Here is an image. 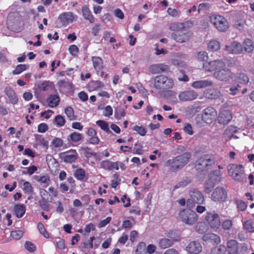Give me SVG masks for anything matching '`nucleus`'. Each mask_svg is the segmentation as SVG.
Instances as JSON below:
<instances>
[{
  "instance_id": "nucleus-20",
  "label": "nucleus",
  "mask_w": 254,
  "mask_h": 254,
  "mask_svg": "<svg viewBox=\"0 0 254 254\" xmlns=\"http://www.w3.org/2000/svg\"><path fill=\"white\" fill-rule=\"evenodd\" d=\"M238 130L237 127L233 126H229L225 130L223 136L226 141L230 140L232 138H238V137L234 134Z\"/></svg>"
},
{
  "instance_id": "nucleus-62",
  "label": "nucleus",
  "mask_w": 254,
  "mask_h": 254,
  "mask_svg": "<svg viewBox=\"0 0 254 254\" xmlns=\"http://www.w3.org/2000/svg\"><path fill=\"white\" fill-rule=\"evenodd\" d=\"M237 208L241 211H244L247 208V204L246 203L241 200L236 201Z\"/></svg>"
},
{
  "instance_id": "nucleus-64",
  "label": "nucleus",
  "mask_w": 254,
  "mask_h": 254,
  "mask_svg": "<svg viewBox=\"0 0 254 254\" xmlns=\"http://www.w3.org/2000/svg\"><path fill=\"white\" fill-rule=\"evenodd\" d=\"M68 51L72 56H75L79 52L78 48L75 45L69 46Z\"/></svg>"
},
{
  "instance_id": "nucleus-29",
  "label": "nucleus",
  "mask_w": 254,
  "mask_h": 254,
  "mask_svg": "<svg viewBox=\"0 0 254 254\" xmlns=\"http://www.w3.org/2000/svg\"><path fill=\"white\" fill-rule=\"evenodd\" d=\"M195 229L197 233L203 234L208 230V226L204 222H199L196 224Z\"/></svg>"
},
{
  "instance_id": "nucleus-46",
  "label": "nucleus",
  "mask_w": 254,
  "mask_h": 254,
  "mask_svg": "<svg viewBox=\"0 0 254 254\" xmlns=\"http://www.w3.org/2000/svg\"><path fill=\"white\" fill-rule=\"evenodd\" d=\"M132 129L141 136H144L146 133V130L142 126H135Z\"/></svg>"
},
{
  "instance_id": "nucleus-24",
  "label": "nucleus",
  "mask_w": 254,
  "mask_h": 254,
  "mask_svg": "<svg viewBox=\"0 0 254 254\" xmlns=\"http://www.w3.org/2000/svg\"><path fill=\"white\" fill-rule=\"evenodd\" d=\"M92 61L93 62L94 69L97 72H102L104 68L103 62L102 59L99 57H92Z\"/></svg>"
},
{
  "instance_id": "nucleus-21",
  "label": "nucleus",
  "mask_w": 254,
  "mask_h": 254,
  "mask_svg": "<svg viewBox=\"0 0 254 254\" xmlns=\"http://www.w3.org/2000/svg\"><path fill=\"white\" fill-rule=\"evenodd\" d=\"M59 19L63 25H66L69 23L72 22L74 16L72 12H64L60 15Z\"/></svg>"
},
{
  "instance_id": "nucleus-1",
  "label": "nucleus",
  "mask_w": 254,
  "mask_h": 254,
  "mask_svg": "<svg viewBox=\"0 0 254 254\" xmlns=\"http://www.w3.org/2000/svg\"><path fill=\"white\" fill-rule=\"evenodd\" d=\"M188 24V22L172 23L170 26V29L175 31L171 35L172 38L176 42L181 43L188 41L191 36V33L186 28Z\"/></svg>"
},
{
  "instance_id": "nucleus-31",
  "label": "nucleus",
  "mask_w": 254,
  "mask_h": 254,
  "mask_svg": "<svg viewBox=\"0 0 254 254\" xmlns=\"http://www.w3.org/2000/svg\"><path fill=\"white\" fill-rule=\"evenodd\" d=\"M227 248L230 253H236L238 251V243L235 240H230L227 244Z\"/></svg>"
},
{
  "instance_id": "nucleus-40",
  "label": "nucleus",
  "mask_w": 254,
  "mask_h": 254,
  "mask_svg": "<svg viewBox=\"0 0 254 254\" xmlns=\"http://www.w3.org/2000/svg\"><path fill=\"white\" fill-rule=\"evenodd\" d=\"M96 124L99 126L102 129L106 131L107 133H110L112 132L109 128L108 124L105 121L99 120L96 122Z\"/></svg>"
},
{
  "instance_id": "nucleus-33",
  "label": "nucleus",
  "mask_w": 254,
  "mask_h": 254,
  "mask_svg": "<svg viewBox=\"0 0 254 254\" xmlns=\"http://www.w3.org/2000/svg\"><path fill=\"white\" fill-rule=\"evenodd\" d=\"M245 50L248 53L252 52L254 49L253 42L250 39H247L245 40L244 43Z\"/></svg>"
},
{
  "instance_id": "nucleus-10",
  "label": "nucleus",
  "mask_w": 254,
  "mask_h": 254,
  "mask_svg": "<svg viewBox=\"0 0 254 254\" xmlns=\"http://www.w3.org/2000/svg\"><path fill=\"white\" fill-rule=\"evenodd\" d=\"M205 219L208 222L210 226L213 229H218L221 224L219 215L214 213L207 212Z\"/></svg>"
},
{
  "instance_id": "nucleus-26",
  "label": "nucleus",
  "mask_w": 254,
  "mask_h": 254,
  "mask_svg": "<svg viewBox=\"0 0 254 254\" xmlns=\"http://www.w3.org/2000/svg\"><path fill=\"white\" fill-rule=\"evenodd\" d=\"M5 93L7 96L10 102L12 104H15L18 102V98L14 91L9 87H6L4 90Z\"/></svg>"
},
{
  "instance_id": "nucleus-35",
  "label": "nucleus",
  "mask_w": 254,
  "mask_h": 254,
  "mask_svg": "<svg viewBox=\"0 0 254 254\" xmlns=\"http://www.w3.org/2000/svg\"><path fill=\"white\" fill-rule=\"evenodd\" d=\"M237 80L241 84H246L249 82V78L246 74L240 73L237 77Z\"/></svg>"
},
{
  "instance_id": "nucleus-61",
  "label": "nucleus",
  "mask_w": 254,
  "mask_h": 254,
  "mask_svg": "<svg viewBox=\"0 0 254 254\" xmlns=\"http://www.w3.org/2000/svg\"><path fill=\"white\" fill-rule=\"evenodd\" d=\"M197 58L201 61H205L208 59L207 53L204 51H200L197 53Z\"/></svg>"
},
{
  "instance_id": "nucleus-6",
  "label": "nucleus",
  "mask_w": 254,
  "mask_h": 254,
  "mask_svg": "<svg viewBox=\"0 0 254 254\" xmlns=\"http://www.w3.org/2000/svg\"><path fill=\"white\" fill-rule=\"evenodd\" d=\"M190 198L187 200V206L190 208L194 207L195 203L202 204L204 197L201 191L197 189H193L189 192Z\"/></svg>"
},
{
  "instance_id": "nucleus-34",
  "label": "nucleus",
  "mask_w": 254,
  "mask_h": 254,
  "mask_svg": "<svg viewBox=\"0 0 254 254\" xmlns=\"http://www.w3.org/2000/svg\"><path fill=\"white\" fill-rule=\"evenodd\" d=\"M39 205L40 207L44 211H49L50 209V204L46 201L45 198L42 197L39 200Z\"/></svg>"
},
{
  "instance_id": "nucleus-60",
  "label": "nucleus",
  "mask_w": 254,
  "mask_h": 254,
  "mask_svg": "<svg viewBox=\"0 0 254 254\" xmlns=\"http://www.w3.org/2000/svg\"><path fill=\"white\" fill-rule=\"evenodd\" d=\"M114 180L112 181L111 187L113 188H116L120 183L121 180L119 178V176L117 174L114 175Z\"/></svg>"
},
{
  "instance_id": "nucleus-16",
  "label": "nucleus",
  "mask_w": 254,
  "mask_h": 254,
  "mask_svg": "<svg viewBox=\"0 0 254 254\" xmlns=\"http://www.w3.org/2000/svg\"><path fill=\"white\" fill-rule=\"evenodd\" d=\"M149 71L153 74H159L169 70L168 65L163 64H154L149 67Z\"/></svg>"
},
{
  "instance_id": "nucleus-38",
  "label": "nucleus",
  "mask_w": 254,
  "mask_h": 254,
  "mask_svg": "<svg viewBox=\"0 0 254 254\" xmlns=\"http://www.w3.org/2000/svg\"><path fill=\"white\" fill-rule=\"evenodd\" d=\"M29 66L27 64H18L16 66L15 69L13 70L12 73L13 74H20L22 71L25 70L29 68Z\"/></svg>"
},
{
  "instance_id": "nucleus-17",
  "label": "nucleus",
  "mask_w": 254,
  "mask_h": 254,
  "mask_svg": "<svg viewBox=\"0 0 254 254\" xmlns=\"http://www.w3.org/2000/svg\"><path fill=\"white\" fill-rule=\"evenodd\" d=\"M201 250L202 247L200 244L196 241L190 242L186 247V251L191 254H198Z\"/></svg>"
},
{
  "instance_id": "nucleus-51",
  "label": "nucleus",
  "mask_w": 254,
  "mask_h": 254,
  "mask_svg": "<svg viewBox=\"0 0 254 254\" xmlns=\"http://www.w3.org/2000/svg\"><path fill=\"white\" fill-rule=\"evenodd\" d=\"M23 233L24 232L22 230L13 231L11 232V236L14 239L19 240L22 237Z\"/></svg>"
},
{
  "instance_id": "nucleus-4",
  "label": "nucleus",
  "mask_w": 254,
  "mask_h": 254,
  "mask_svg": "<svg viewBox=\"0 0 254 254\" xmlns=\"http://www.w3.org/2000/svg\"><path fill=\"white\" fill-rule=\"evenodd\" d=\"M153 80L154 87L158 90H168L172 89L174 85L173 80L164 75H157Z\"/></svg>"
},
{
  "instance_id": "nucleus-56",
  "label": "nucleus",
  "mask_w": 254,
  "mask_h": 254,
  "mask_svg": "<svg viewBox=\"0 0 254 254\" xmlns=\"http://www.w3.org/2000/svg\"><path fill=\"white\" fill-rule=\"evenodd\" d=\"M23 190L28 193H31L33 192V187L29 182H25L23 184Z\"/></svg>"
},
{
  "instance_id": "nucleus-15",
  "label": "nucleus",
  "mask_w": 254,
  "mask_h": 254,
  "mask_svg": "<svg viewBox=\"0 0 254 254\" xmlns=\"http://www.w3.org/2000/svg\"><path fill=\"white\" fill-rule=\"evenodd\" d=\"M197 93L193 90H188L181 92L179 98L182 101H191L196 98Z\"/></svg>"
},
{
  "instance_id": "nucleus-49",
  "label": "nucleus",
  "mask_w": 254,
  "mask_h": 254,
  "mask_svg": "<svg viewBox=\"0 0 254 254\" xmlns=\"http://www.w3.org/2000/svg\"><path fill=\"white\" fill-rule=\"evenodd\" d=\"M166 236L169 238L170 240H172V242L174 243L175 242L180 241V237L176 235L173 231H170L166 234Z\"/></svg>"
},
{
  "instance_id": "nucleus-5",
  "label": "nucleus",
  "mask_w": 254,
  "mask_h": 254,
  "mask_svg": "<svg viewBox=\"0 0 254 254\" xmlns=\"http://www.w3.org/2000/svg\"><path fill=\"white\" fill-rule=\"evenodd\" d=\"M229 175L239 182L246 181V176L241 165L230 164L227 166Z\"/></svg>"
},
{
  "instance_id": "nucleus-28",
  "label": "nucleus",
  "mask_w": 254,
  "mask_h": 254,
  "mask_svg": "<svg viewBox=\"0 0 254 254\" xmlns=\"http://www.w3.org/2000/svg\"><path fill=\"white\" fill-rule=\"evenodd\" d=\"M174 243L172 240L168 238H162L159 240L158 242L159 247L162 249H165L171 247Z\"/></svg>"
},
{
  "instance_id": "nucleus-36",
  "label": "nucleus",
  "mask_w": 254,
  "mask_h": 254,
  "mask_svg": "<svg viewBox=\"0 0 254 254\" xmlns=\"http://www.w3.org/2000/svg\"><path fill=\"white\" fill-rule=\"evenodd\" d=\"M214 181L209 179L205 184H204V191L207 193H209L213 189L214 187Z\"/></svg>"
},
{
  "instance_id": "nucleus-47",
  "label": "nucleus",
  "mask_w": 254,
  "mask_h": 254,
  "mask_svg": "<svg viewBox=\"0 0 254 254\" xmlns=\"http://www.w3.org/2000/svg\"><path fill=\"white\" fill-rule=\"evenodd\" d=\"M101 167L105 170H113L112 162L109 160L103 161L101 163Z\"/></svg>"
},
{
  "instance_id": "nucleus-58",
  "label": "nucleus",
  "mask_w": 254,
  "mask_h": 254,
  "mask_svg": "<svg viewBox=\"0 0 254 254\" xmlns=\"http://www.w3.org/2000/svg\"><path fill=\"white\" fill-rule=\"evenodd\" d=\"M75 176L76 178L80 180L83 179L85 176V171L83 169H79L76 170L75 173Z\"/></svg>"
},
{
  "instance_id": "nucleus-50",
  "label": "nucleus",
  "mask_w": 254,
  "mask_h": 254,
  "mask_svg": "<svg viewBox=\"0 0 254 254\" xmlns=\"http://www.w3.org/2000/svg\"><path fill=\"white\" fill-rule=\"evenodd\" d=\"M233 225V223L231 220L227 219L222 222V228L226 231L229 230L231 229Z\"/></svg>"
},
{
  "instance_id": "nucleus-39",
  "label": "nucleus",
  "mask_w": 254,
  "mask_h": 254,
  "mask_svg": "<svg viewBox=\"0 0 254 254\" xmlns=\"http://www.w3.org/2000/svg\"><path fill=\"white\" fill-rule=\"evenodd\" d=\"M215 27L220 31H225L228 28L227 22L224 18V20H220Z\"/></svg>"
},
{
  "instance_id": "nucleus-2",
  "label": "nucleus",
  "mask_w": 254,
  "mask_h": 254,
  "mask_svg": "<svg viewBox=\"0 0 254 254\" xmlns=\"http://www.w3.org/2000/svg\"><path fill=\"white\" fill-rule=\"evenodd\" d=\"M191 156L190 152H186L172 159L168 160L166 162V166L171 172H177L189 163Z\"/></svg>"
},
{
  "instance_id": "nucleus-43",
  "label": "nucleus",
  "mask_w": 254,
  "mask_h": 254,
  "mask_svg": "<svg viewBox=\"0 0 254 254\" xmlns=\"http://www.w3.org/2000/svg\"><path fill=\"white\" fill-rule=\"evenodd\" d=\"M64 112L70 120H75L76 117L74 115L73 109L71 107H68L64 110Z\"/></svg>"
},
{
  "instance_id": "nucleus-8",
  "label": "nucleus",
  "mask_w": 254,
  "mask_h": 254,
  "mask_svg": "<svg viewBox=\"0 0 254 254\" xmlns=\"http://www.w3.org/2000/svg\"><path fill=\"white\" fill-rule=\"evenodd\" d=\"M217 116L215 109L212 107H208L205 109L201 115L202 120L207 124H211Z\"/></svg>"
},
{
  "instance_id": "nucleus-44",
  "label": "nucleus",
  "mask_w": 254,
  "mask_h": 254,
  "mask_svg": "<svg viewBox=\"0 0 254 254\" xmlns=\"http://www.w3.org/2000/svg\"><path fill=\"white\" fill-rule=\"evenodd\" d=\"M70 139L73 142H78L82 139V135L78 132H72L69 135Z\"/></svg>"
},
{
  "instance_id": "nucleus-22",
  "label": "nucleus",
  "mask_w": 254,
  "mask_h": 254,
  "mask_svg": "<svg viewBox=\"0 0 254 254\" xmlns=\"http://www.w3.org/2000/svg\"><path fill=\"white\" fill-rule=\"evenodd\" d=\"M203 241L209 242L214 244H219L221 242L220 237L214 233H207L202 238Z\"/></svg>"
},
{
  "instance_id": "nucleus-14",
  "label": "nucleus",
  "mask_w": 254,
  "mask_h": 254,
  "mask_svg": "<svg viewBox=\"0 0 254 254\" xmlns=\"http://www.w3.org/2000/svg\"><path fill=\"white\" fill-rule=\"evenodd\" d=\"M61 158L64 161L67 163L74 162L78 158V155L75 150L71 149L67 152L66 154H61Z\"/></svg>"
},
{
  "instance_id": "nucleus-32",
  "label": "nucleus",
  "mask_w": 254,
  "mask_h": 254,
  "mask_svg": "<svg viewBox=\"0 0 254 254\" xmlns=\"http://www.w3.org/2000/svg\"><path fill=\"white\" fill-rule=\"evenodd\" d=\"M227 251V248L223 245H220L218 247L212 248L210 251V254H225Z\"/></svg>"
},
{
  "instance_id": "nucleus-55",
  "label": "nucleus",
  "mask_w": 254,
  "mask_h": 254,
  "mask_svg": "<svg viewBox=\"0 0 254 254\" xmlns=\"http://www.w3.org/2000/svg\"><path fill=\"white\" fill-rule=\"evenodd\" d=\"M244 227L246 230L250 232H254V227L252 221L247 220L244 224Z\"/></svg>"
},
{
  "instance_id": "nucleus-30",
  "label": "nucleus",
  "mask_w": 254,
  "mask_h": 254,
  "mask_svg": "<svg viewBox=\"0 0 254 254\" xmlns=\"http://www.w3.org/2000/svg\"><path fill=\"white\" fill-rule=\"evenodd\" d=\"M14 211L17 217H22L25 213V208L24 204H16L14 206Z\"/></svg>"
},
{
  "instance_id": "nucleus-54",
  "label": "nucleus",
  "mask_w": 254,
  "mask_h": 254,
  "mask_svg": "<svg viewBox=\"0 0 254 254\" xmlns=\"http://www.w3.org/2000/svg\"><path fill=\"white\" fill-rule=\"evenodd\" d=\"M39 88L42 91H48L51 87V83L49 81H44L38 86Z\"/></svg>"
},
{
  "instance_id": "nucleus-12",
  "label": "nucleus",
  "mask_w": 254,
  "mask_h": 254,
  "mask_svg": "<svg viewBox=\"0 0 254 254\" xmlns=\"http://www.w3.org/2000/svg\"><path fill=\"white\" fill-rule=\"evenodd\" d=\"M214 76L220 81L226 82L232 78V73L229 69H223L215 72Z\"/></svg>"
},
{
  "instance_id": "nucleus-41",
  "label": "nucleus",
  "mask_w": 254,
  "mask_h": 254,
  "mask_svg": "<svg viewBox=\"0 0 254 254\" xmlns=\"http://www.w3.org/2000/svg\"><path fill=\"white\" fill-rule=\"evenodd\" d=\"M219 43L216 40H211L208 44V48L212 51H217L220 49Z\"/></svg>"
},
{
  "instance_id": "nucleus-7",
  "label": "nucleus",
  "mask_w": 254,
  "mask_h": 254,
  "mask_svg": "<svg viewBox=\"0 0 254 254\" xmlns=\"http://www.w3.org/2000/svg\"><path fill=\"white\" fill-rule=\"evenodd\" d=\"M179 217L183 223L189 225L194 224L197 220L196 213L190 209L181 211L179 213Z\"/></svg>"
},
{
  "instance_id": "nucleus-37",
  "label": "nucleus",
  "mask_w": 254,
  "mask_h": 254,
  "mask_svg": "<svg viewBox=\"0 0 254 254\" xmlns=\"http://www.w3.org/2000/svg\"><path fill=\"white\" fill-rule=\"evenodd\" d=\"M221 179V174L219 171L215 170L210 174V180L215 182H220Z\"/></svg>"
},
{
  "instance_id": "nucleus-19",
  "label": "nucleus",
  "mask_w": 254,
  "mask_h": 254,
  "mask_svg": "<svg viewBox=\"0 0 254 254\" xmlns=\"http://www.w3.org/2000/svg\"><path fill=\"white\" fill-rule=\"evenodd\" d=\"M221 95L220 91L214 88H210L204 91L203 96L208 99H216Z\"/></svg>"
},
{
  "instance_id": "nucleus-9",
  "label": "nucleus",
  "mask_w": 254,
  "mask_h": 254,
  "mask_svg": "<svg viewBox=\"0 0 254 254\" xmlns=\"http://www.w3.org/2000/svg\"><path fill=\"white\" fill-rule=\"evenodd\" d=\"M227 198L226 190L220 187L216 188L211 194V199L215 202H224Z\"/></svg>"
},
{
  "instance_id": "nucleus-25",
  "label": "nucleus",
  "mask_w": 254,
  "mask_h": 254,
  "mask_svg": "<svg viewBox=\"0 0 254 254\" xmlns=\"http://www.w3.org/2000/svg\"><path fill=\"white\" fill-rule=\"evenodd\" d=\"M82 12L84 18L86 20H88L90 23H93L95 22V18L87 5H84L83 6Z\"/></svg>"
},
{
  "instance_id": "nucleus-27",
  "label": "nucleus",
  "mask_w": 254,
  "mask_h": 254,
  "mask_svg": "<svg viewBox=\"0 0 254 254\" xmlns=\"http://www.w3.org/2000/svg\"><path fill=\"white\" fill-rule=\"evenodd\" d=\"M60 101V98L57 95H52L47 99L49 106L51 108L57 107L59 105Z\"/></svg>"
},
{
  "instance_id": "nucleus-57",
  "label": "nucleus",
  "mask_w": 254,
  "mask_h": 254,
  "mask_svg": "<svg viewBox=\"0 0 254 254\" xmlns=\"http://www.w3.org/2000/svg\"><path fill=\"white\" fill-rule=\"evenodd\" d=\"M184 131L189 135H192L193 131L191 125L190 123H186L184 127Z\"/></svg>"
},
{
  "instance_id": "nucleus-13",
  "label": "nucleus",
  "mask_w": 254,
  "mask_h": 254,
  "mask_svg": "<svg viewBox=\"0 0 254 254\" xmlns=\"http://www.w3.org/2000/svg\"><path fill=\"white\" fill-rule=\"evenodd\" d=\"M225 50L230 54H239L243 52V48L240 43L234 41L229 45L226 46Z\"/></svg>"
},
{
  "instance_id": "nucleus-53",
  "label": "nucleus",
  "mask_w": 254,
  "mask_h": 254,
  "mask_svg": "<svg viewBox=\"0 0 254 254\" xmlns=\"http://www.w3.org/2000/svg\"><path fill=\"white\" fill-rule=\"evenodd\" d=\"M210 19L211 22L215 26H216L217 23L220 21V20H224V18L220 15L215 16L212 15L210 17Z\"/></svg>"
},
{
  "instance_id": "nucleus-45",
  "label": "nucleus",
  "mask_w": 254,
  "mask_h": 254,
  "mask_svg": "<svg viewBox=\"0 0 254 254\" xmlns=\"http://www.w3.org/2000/svg\"><path fill=\"white\" fill-rule=\"evenodd\" d=\"M37 227L40 233L45 238H48L49 237V235L45 229L43 224L39 222L37 225Z\"/></svg>"
},
{
  "instance_id": "nucleus-48",
  "label": "nucleus",
  "mask_w": 254,
  "mask_h": 254,
  "mask_svg": "<svg viewBox=\"0 0 254 254\" xmlns=\"http://www.w3.org/2000/svg\"><path fill=\"white\" fill-rule=\"evenodd\" d=\"M25 248L29 252L33 253L36 250L35 245L31 242L26 241L24 245Z\"/></svg>"
},
{
  "instance_id": "nucleus-23",
  "label": "nucleus",
  "mask_w": 254,
  "mask_h": 254,
  "mask_svg": "<svg viewBox=\"0 0 254 254\" xmlns=\"http://www.w3.org/2000/svg\"><path fill=\"white\" fill-rule=\"evenodd\" d=\"M213 82L209 80H202L194 81L191 84V86L194 88H202L207 86H211Z\"/></svg>"
},
{
  "instance_id": "nucleus-11",
  "label": "nucleus",
  "mask_w": 254,
  "mask_h": 254,
  "mask_svg": "<svg viewBox=\"0 0 254 254\" xmlns=\"http://www.w3.org/2000/svg\"><path fill=\"white\" fill-rule=\"evenodd\" d=\"M225 66V64L222 60H215L208 63L203 64V68L208 71L220 70Z\"/></svg>"
},
{
  "instance_id": "nucleus-52",
  "label": "nucleus",
  "mask_w": 254,
  "mask_h": 254,
  "mask_svg": "<svg viewBox=\"0 0 254 254\" xmlns=\"http://www.w3.org/2000/svg\"><path fill=\"white\" fill-rule=\"evenodd\" d=\"M55 122L58 127H62L65 124V120L64 118L61 116L58 115L55 118Z\"/></svg>"
},
{
  "instance_id": "nucleus-59",
  "label": "nucleus",
  "mask_w": 254,
  "mask_h": 254,
  "mask_svg": "<svg viewBox=\"0 0 254 254\" xmlns=\"http://www.w3.org/2000/svg\"><path fill=\"white\" fill-rule=\"evenodd\" d=\"M167 12L169 15L174 17H177L180 14V12L179 10L171 7L168 8Z\"/></svg>"
},
{
  "instance_id": "nucleus-3",
  "label": "nucleus",
  "mask_w": 254,
  "mask_h": 254,
  "mask_svg": "<svg viewBox=\"0 0 254 254\" xmlns=\"http://www.w3.org/2000/svg\"><path fill=\"white\" fill-rule=\"evenodd\" d=\"M214 157L210 154H204L195 162L194 167L199 171H206L215 164Z\"/></svg>"
},
{
  "instance_id": "nucleus-18",
  "label": "nucleus",
  "mask_w": 254,
  "mask_h": 254,
  "mask_svg": "<svg viewBox=\"0 0 254 254\" xmlns=\"http://www.w3.org/2000/svg\"><path fill=\"white\" fill-rule=\"evenodd\" d=\"M232 118L231 112L229 110H224L219 113L218 121L220 124L226 125L232 120Z\"/></svg>"
},
{
  "instance_id": "nucleus-42",
  "label": "nucleus",
  "mask_w": 254,
  "mask_h": 254,
  "mask_svg": "<svg viewBox=\"0 0 254 254\" xmlns=\"http://www.w3.org/2000/svg\"><path fill=\"white\" fill-rule=\"evenodd\" d=\"M190 182L191 180L189 178H186L185 179H183L174 186V189H177L180 187H186Z\"/></svg>"
},
{
  "instance_id": "nucleus-63",
  "label": "nucleus",
  "mask_w": 254,
  "mask_h": 254,
  "mask_svg": "<svg viewBox=\"0 0 254 254\" xmlns=\"http://www.w3.org/2000/svg\"><path fill=\"white\" fill-rule=\"evenodd\" d=\"M48 126L45 123H41L38 125V131L41 133L45 132L48 129Z\"/></svg>"
}]
</instances>
